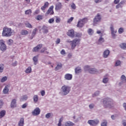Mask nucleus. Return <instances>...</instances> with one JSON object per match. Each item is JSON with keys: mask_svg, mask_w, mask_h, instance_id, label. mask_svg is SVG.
Segmentation results:
<instances>
[{"mask_svg": "<svg viewBox=\"0 0 126 126\" xmlns=\"http://www.w3.org/2000/svg\"><path fill=\"white\" fill-rule=\"evenodd\" d=\"M64 126H74V123L70 121H67L65 122Z\"/></svg>", "mask_w": 126, "mask_h": 126, "instance_id": "obj_31", "label": "nucleus"}, {"mask_svg": "<svg viewBox=\"0 0 126 126\" xmlns=\"http://www.w3.org/2000/svg\"><path fill=\"white\" fill-rule=\"evenodd\" d=\"M119 47H120L122 50H126V43H121Z\"/></svg>", "mask_w": 126, "mask_h": 126, "instance_id": "obj_33", "label": "nucleus"}, {"mask_svg": "<svg viewBox=\"0 0 126 126\" xmlns=\"http://www.w3.org/2000/svg\"><path fill=\"white\" fill-rule=\"evenodd\" d=\"M88 33L89 35H93V34L94 33V31H93V30L91 29H89L88 31Z\"/></svg>", "mask_w": 126, "mask_h": 126, "instance_id": "obj_44", "label": "nucleus"}, {"mask_svg": "<svg viewBox=\"0 0 126 126\" xmlns=\"http://www.w3.org/2000/svg\"><path fill=\"white\" fill-rule=\"evenodd\" d=\"M36 19H37V20H41V19H42V15H38Z\"/></svg>", "mask_w": 126, "mask_h": 126, "instance_id": "obj_57", "label": "nucleus"}, {"mask_svg": "<svg viewBox=\"0 0 126 126\" xmlns=\"http://www.w3.org/2000/svg\"><path fill=\"white\" fill-rule=\"evenodd\" d=\"M25 24L27 28H33V26H32V25H31L29 23H26Z\"/></svg>", "mask_w": 126, "mask_h": 126, "instance_id": "obj_45", "label": "nucleus"}, {"mask_svg": "<svg viewBox=\"0 0 126 126\" xmlns=\"http://www.w3.org/2000/svg\"><path fill=\"white\" fill-rule=\"evenodd\" d=\"M109 55H110V50H106L103 52L102 56L104 59H107V58L109 57Z\"/></svg>", "mask_w": 126, "mask_h": 126, "instance_id": "obj_16", "label": "nucleus"}, {"mask_svg": "<svg viewBox=\"0 0 126 126\" xmlns=\"http://www.w3.org/2000/svg\"><path fill=\"white\" fill-rule=\"evenodd\" d=\"M63 121V117H61L59 121L58 124V126H63L62 125V123Z\"/></svg>", "mask_w": 126, "mask_h": 126, "instance_id": "obj_38", "label": "nucleus"}, {"mask_svg": "<svg viewBox=\"0 0 126 126\" xmlns=\"http://www.w3.org/2000/svg\"><path fill=\"white\" fill-rule=\"evenodd\" d=\"M27 99H28V96L27 95L25 94V95L22 96L20 97V101H21V102H23L24 101H26L27 100Z\"/></svg>", "mask_w": 126, "mask_h": 126, "instance_id": "obj_22", "label": "nucleus"}, {"mask_svg": "<svg viewBox=\"0 0 126 126\" xmlns=\"http://www.w3.org/2000/svg\"><path fill=\"white\" fill-rule=\"evenodd\" d=\"M0 50L2 52H5L7 50V46H6L5 42L3 39L0 40Z\"/></svg>", "mask_w": 126, "mask_h": 126, "instance_id": "obj_6", "label": "nucleus"}, {"mask_svg": "<svg viewBox=\"0 0 126 126\" xmlns=\"http://www.w3.org/2000/svg\"><path fill=\"white\" fill-rule=\"evenodd\" d=\"M73 122H74V123H77V122H79V121H80V120L82 119V116H80L77 118H76V117L75 116H73Z\"/></svg>", "mask_w": 126, "mask_h": 126, "instance_id": "obj_24", "label": "nucleus"}, {"mask_svg": "<svg viewBox=\"0 0 126 126\" xmlns=\"http://www.w3.org/2000/svg\"><path fill=\"white\" fill-rule=\"evenodd\" d=\"M10 88V85H7L4 88L2 92L4 94H8L9 91V88Z\"/></svg>", "mask_w": 126, "mask_h": 126, "instance_id": "obj_13", "label": "nucleus"}, {"mask_svg": "<svg viewBox=\"0 0 126 126\" xmlns=\"http://www.w3.org/2000/svg\"><path fill=\"white\" fill-rule=\"evenodd\" d=\"M2 105H3V100L1 99L0 100V109L1 108V106H2Z\"/></svg>", "mask_w": 126, "mask_h": 126, "instance_id": "obj_62", "label": "nucleus"}, {"mask_svg": "<svg viewBox=\"0 0 126 126\" xmlns=\"http://www.w3.org/2000/svg\"><path fill=\"white\" fill-rule=\"evenodd\" d=\"M7 44L8 46H11L13 44V40L10 39L7 41Z\"/></svg>", "mask_w": 126, "mask_h": 126, "instance_id": "obj_40", "label": "nucleus"}, {"mask_svg": "<svg viewBox=\"0 0 126 126\" xmlns=\"http://www.w3.org/2000/svg\"><path fill=\"white\" fill-rule=\"evenodd\" d=\"M42 30L43 33H47L48 32H49V31L48 30V27L46 26H43L42 28Z\"/></svg>", "mask_w": 126, "mask_h": 126, "instance_id": "obj_27", "label": "nucleus"}, {"mask_svg": "<svg viewBox=\"0 0 126 126\" xmlns=\"http://www.w3.org/2000/svg\"><path fill=\"white\" fill-rule=\"evenodd\" d=\"M27 107V104L25 103L22 106V108L23 109H25V108H26Z\"/></svg>", "mask_w": 126, "mask_h": 126, "instance_id": "obj_64", "label": "nucleus"}, {"mask_svg": "<svg viewBox=\"0 0 126 126\" xmlns=\"http://www.w3.org/2000/svg\"><path fill=\"white\" fill-rule=\"evenodd\" d=\"M62 66L63 65L62 64V63H59L57 64V66L55 67V70H59V69H61Z\"/></svg>", "mask_w": 126, "mask_h": 126, "instance_id": "obj_41", "label": "nucleus"}, {"mask_svg": "<svg viewBox=\"0 0 126 126\" xmlns=\"http://www.w3.org/2000/svg\"><path fill=\"white\" fill-rule=\"evenodd\" d=\"M29 33V32H28L27 30H22L20 32L21 35H23V36H26V35H28Z\"/></svg>", "mask_w": 126, "mask_h": 126, "instance_id": "obj_25", "label": "nucleus"}, {"mask_svg": "<svg viewBox=\"0 0 126 126\" xmlns=\"http://www.w3.org/2000/svg\"><path fill=\"white\" fill-rule=\"evenodd\" d=\"M47 7H49V2L47 1L44 3V4L43 6H41V9L43 11V12H45V10Z\"/></svg>", "mask_w": 126, "mask_h": 126, "instance_id": "obj_19", "label": "nucleus"}, {"mask_svg": "<svg viewBox=\"0 0 126 126\" xmlns=\"http://www.w3.org/2000/svg\"><path fill=\"white\" fill-rule=\"evenodd\" d=\"M87 123L90 126H96L99 125V120L95 119L93 120H88Z\"/></svg>", "mask_w": 126, "mask_h": 126, "instance_id": "obj_8", "label": "nucleus"}, {"mask_svg": "<svg viewBox=\"0 0 126 126\" xmlns=\"http://www.w3.org/2000/svg\"><path fill=\"white\" fill-rule=\"evenodd\" d=\"M41 113V110L39 107H36L34 110L32 112V114L33 116H38Z\"/></svg>", "mask_w": 126, "mask_h": 126, "instance_id": "obj_11", "label": "nucleus"}, {"mask_svg": "<svg viewBox=\"0 0 126 126\" xmlns=\"http://www.w3.org/2000/svg\"><path fill=\"white\" fill-rule=\"evenodd\" d=\"M63 8V4L61 2H58L55 5V10L58 11V10H61Z\"/></svg>", "mask_w": 126, "mask_h": 126, "instance_id": "obj_12", "label": "nucleus"}, {"mask_svg": "<svg viewBox=\"0 0 126 126\" xmlns=\"http://www.w3.org/2000/svg\"><path fill=\"white\" fill-rule=\"evenodd\" d=\"M75 71L76 73H79L81 72V68L80 67H78L75 69Z\"/></svg>", "mask_w": 126, "mask_h": 126, "instance_id": "obj_43", "label": "nucleus"}, {"mask_svg": "<svg viewBox=\"0 0 126 126\" xmlns=\"http://www.w3.org/2000/svg\"><path fill=\"white\" fill-rule=\"evenodd\" d=\"M49 15H53L54 14V5L51 6L45 13L46 16L49 15Z\"/></svg>", "mask_w": 126, "mask_h": 126, "instance_id": "obj_10", "label": "nucleus"}, {"mask_svg": "<svg viewBox=\"0 0 126 126\" xmlns=\"http://www.w3.org/2000/svg\"><path fill=\"white\" fill-rule=\"evenodd\" d=\"M45 51H47V48H46V47H44L42 49H41L40 51V53H44V52H45Z\"/></svg>", "mask_w": 126, "mask_h": 126, "instance_id": "obj_61", "label": "nucleus"}, {"mask_svg": "<svg viewBox=\"0 0 126 126\" xmlns=\"http://www.w3.org/2000/svg\"><path fill=\"white\" fill-rule=\"evenodd\" d=\"M7 76H3L0 79V82H2V83H3V82H5V81H6L7 80Z\"/></svg>", "mask_w": 126, "mask_h": 126, "instance_id": "obj_36", "label": "nucleus"}, {"mask_svg": "<svg viewBox=\"0 0 126 126\" xmlns=\"http://www.w3.org/2000/svg\"><path fill=\"white\" fill-rule=\"evenodd\" d=\"M61 55H65V50H64V49H63L61 51Z\"/></svg>", "mask_w": 126, "mask_h": 126, "instance_id": "obj_60", "label": "nucleus"}, {"mask_svg": "<svg viewBox=\"0 0 126 126\" xmlns=\"http://www.w3.org/2000/svg\"><path fill=\"white\" fill-rule=\"evenodd\" d=\"M39 13H40V9H37V10H36L34 12L33 14H34V15H37V14H39Z\"/></svg>", "mask_w": 126, "mask_h": 126, "instance_id": "obj_53", "label": "nucleus"}, {"mask_svg": "<svg viewBox=\"0 0 126 126\" xmlns=\"http://www.w3.org/2000/svg\"><path fill=\"white\" fill-rule=\"evenodd\" d=\"M18 126H24V118H21L18 123Z\"/></svg>", "mask_w": 126, "mask_h": 126, "instance_id": "obj_21", "label": "nucleus"}, {"mask_svg": "<svg viewBox=\"0 0 126 126\" xmlns=\"http://www.w3.org/2000/svg\"><path fill=\"white\" fill-rule=\"evenodd\" d=\"M107 124L108 122L106 120H103L101 124V126H107Z\"/></svg>", "mask_w": 126, "mask_h": 126, "instance_id": "obj_50", "label": "nucleus"}, {"mask_svg": "<svg viewBox=\"0 0 126 126\" xmlns=\"http://www.w3.org/2000/svg\"><path fill=\"white\" fill-rule=\"evenodd\" d=\"M125 32V29L124 28H120L118 29V33L119 34H123Z\"/></svg>", "mask_w": 126, "mask_h": 126, "instance_id": "obj_39", "label": "nucleus"}, {"mask_svg": "<svg viewBox=\"0 0 126 126\" xmlns=\"http://www.w3.org/2000/svg\"><path fill=\"white\" fill-rule=\"evenodd\" d=\"M101 21V15H100L99 14H97L94 19V23H97V22H99V21Z\"/></svg>", "mask_w": 126, "mask_h": 126, "instance_id": "obj_14", "label": "nucleus"}, {"mask_svg": "<svg viewBox=\"0 0 126 126\" xmlns=\"http://www.w3.org/2000/svg\"><path fill=\"white\" fill-rule=\"evenodd\" d=\"M56 44H60V43H61V39L58 38L56 41Z\"/></svg>", "mask_w": 126, "mask_h": 126, "instance_id": "obj_63", "label": "nucleus"}, {"mask_svg": "<svg viewBox=\"0 0 126 126\" xmlns=\"http://www.w3.org/2000/svg\"><path fill=\"white\" fill-rule=\"evenodd\" d=\"M84 69L85 71H88L89 73L91 74H95V73H98V70L95 68H91L90 66L87 65L84 66Z\"/></svg>", "mask_w": 126, "mask_h": 126, "instance_id": "obj_4", "label": "nucleus"}, {"mask_svg": "<svg viewBox=\"0 0 126 126\" xmlns=\"http://www.w3.org/2000/svg\"><path fill=\"white\" fill-rule=\"evenodd\" d=\"M32 14V10L30 9L27 10L25 11V14H26V15H31Z\"/></svg>", "mask_w": 126, "mask_h": 126, "instance_id": "obj_35", "label": "nucleus"}, {"mask_svg": "<svg viewBox=\"0 0 126 126\" xmlns=\"http://www.w3.org/2000/svg\"><path fill=\"white\" fill-rule=\"evenodd\" d=\"M67 34L69 37H71V38H74V36H75V35H74V31H73V30H69Z\"/></svg>", "mask_w": 126, "mask_h": 126, "instance_id": "obj_15", "label": "nucleus"}, {"mask_svg": "<svg viewBox=\"0 0 126 126\" xmlns=\"http://www.w3.org/2000/svg\"><path fill=\"white\" fill-rule=\"evenodd\" d=\"M120 79L121 81H123V82H126V77L125 75H122Z\"/></svg>", "mask_w": 126, "mask_h": 126, "instance_id": "obj_37", "label": "nucleus"}, {"mask_svg": "<svg viewBox=\"0 0 126 126\" xmlns=\"http://www.w3.org/2000/svg\"><path fill=\"white\" fill-rule=\"evenodd\" d=\"M103 107L105 108H109V109H111L114 107V101L113 99L108 97L103 99Z\"/></svg>", "mask_w": 126, "mask_h": 126, "instance_id": "obj_2", "label": "nucleus"}, {"mask_svg": "<svg viewBox=\"0 0 126 126\" xmlns=\"http://www.w3.org/2000/svg\"><path fill=\"white\" fill-rule=\"evenodd\" d=\"M52 116H53L52 113H48L45 115V118H46V119H49V118H51Z\"/></svg>", "mask_w": 126, "mask_h": 126, "instance_id": "obj_49", "label": "nucleus"}, {"mask_svg": "<svg viewBox=\"0 0 126 126\" xmlns=\"http://www.w3.org/2000/svg\"><path fill=\"white\" fill-rule=\"evenodd\" d=\"M103 83H104V84H106L109 82V78L107 76H104L102 80Z\"/></svg>", "mask_w": 126, "mask_h": 126, "instance_id": "obj_23", "label": "nucleus"}, {"mask_svg": "<svg viewBox=\"0 0 126 126\" xmlns=\"http://www.w3.org/2000/svg\"><path fill=\"white\" fill-rule=\"evenodd\" d=\"M71 7L72 9H76V5L74 3H72L71 4Z\"/></svg>", "mask_w": 126, "mask_h": 126, "instance_id": "obj_52", "label": "nucleus"}, {"mask_svg": "<svg viewBox=\"0 0 126 126\" xmlns=\"http://www.w3.org/2000/svg\"><path fill=\"white\" fill-rule=\"evenodd\" d=\"M12 35V32H11V28L7 27H5L3 28L2 32V36L3 37H10Z\"/></svg>", "mask_w": 126, "mask_h": 126, "instance_id": "obj_3", "label": "nucleus"}, {"mask_svg": "<svg viewBox=\"0 0 126 126\" xmlns=\"http://www.w3.org/2000/svg\"><path fill=\"white\" fill-rule=\"evenodd\" d=\"M25 72L26 73H31L32 72V68H31V66H29L25 71Z\"/></svg>", "mask_w": 126, "mask_h": 126, "instance_id": "obj_32", "label": "nucleus"}, {"mask_svg": "<svg viewBox=\"0 0 126 126\" xmlns=\"http://www.w3.org/2000/svg\"><path fill=\"white\" fill-rule=\"evenodd\" d=\"M43 47V44H39L37 45L35 47H34L32 49V51L33 52H38L39 50H40Z\"/></svg>", "mask_w": 126, "mask_h": 126, "instance_id": "obj_18", "label": "nucleus"}, {"mask_svg": "<svg viewBox=\"0 0 126 126\" xmlns=\"http://www.w3.org/2000/svg\"><path fill=\"white\" fill-rule=\"evenodd\" d=\"M40 94L41 96H45V94H46V92H45V91L42 90L40 91Z\"/></svg>", "mask_w": 126, "mask_h": 126, "instance_id": "obj_56", "label": "nucleus"}, {"mask_svg": "<svg viewBox=\"0 0 126 126\" xmlns=\"http://www.w3.org/2000/svg\"><path fill=\"white\" fill-rule=\"evenodd\" d=\"M110 29L111 32V36L113 39H116V37H117L116 33L117 32V31L116 30H115V28H114V26L111 25L110 27Z\"/></svg>", "mask_w": 126, "mask_h": 126, "instance_id": "obj_9", "label": "nucleus"}, {"mask_svg": "<svg viewBox=\"0 0 126 126\" xmlns=\"http://www.w3.org/2000/svg\"><path fill=\"white\" fill-rule=\"evenodd\" d=\"M70 91H71V87L68 85H64L62 86L59 94L62 96H65L68 94H69Z\"/></svg>", "mask_w": 126, "mask_h": 126, "instance_id": "obj_1", "label": "nucleus"}, {"mask_svg": "<svg viewBox=\"0 0 126 126\" xmlns=\"http://www.w3.org/2000/svg\"><path fill=\"white\" fill-rule=\"evenodd\" d=\"M99 94H100V91H97L94 94H93V97H96V96H98Z\"/></svg>", "mask_w": 126, "mask_h": 126, "instance_id": "obj_46", "label": "nucleus"}, {"mask_svg": "<svg viewBox=\"0 0 126 126\" xmlns=\"http://www.w3.org/2000/svg\"><path fill=\"white\" fill-rule=\"evenodd\" d=\"M38 58H39V56L37 55L33 57V58H32L35 65H36V64L38 63Z\"/></svg>", "mask_w": 126, "mask_h": 126, "instance_id": "obj_28", "label": "nucleus"}, {"mask_svg": "<svg viewBox=\"0 0 126 126\" xmlns=\"http://www.w3.org/2000/svg\"><path fill=\"white\" fill-rule=\"evenodd\" d=\"M10 107L12 109L15 108L16 107V99H13L12 100V101L11 102Z\"/></svg>", "mask_w": 126, "mask_h": 126, "instance_id": "obj_20", "label": "nucleus"}, {"mask_svg": "<svg viewBox=\"0 0 126 126\" xmlns=\"http://www.w3.org/2000/svg\"><path fill=\"white\" fill-rule=\"evenodd\" d=\"M33 100L34 103H36L39 101V96H38V95L35 94L33 96Z\"/></svg>", "mask_w": 126, "mask_h": 126, "instance_id": "obj_26", "label": "nucleus"}, {"mask_svg": "<svg viewBox=\"0 0 126 126\" xmlns=\"http://www.w3.org/2000/svg\"><path fill=\"white\" fill-rule=\"evenodd\" d=\"M89 107L90 109H93V108H94V104L92 103V104H90Z\"/></svg>", "mask_w": 126, "mask_h": 126, "instance_id": "obj_59", "label": "nucleus"}, {"mask_svg": "<svg viewBox=\"0 0 126 126\" xmlns=\"http://www.w3.org/2000/svg\"><path fill=\"white\" fill-rule=\"evenodd\" d=\"M70 45L71 50H74L76 46H79V45H80V39H74L73 40H72V43H71Z\"/></svg>", "mask_w": 126, "mask_h": 126, "instance_id": "obj_5", "label": "nucleus"}, {"mask_svg": "<svg viewBox=\"0 0 126 126\" xmlns=\"http://www.w3.org/2000/svg\"><path fill=\"white\" fill-rule=\"evenodd\" d=\"M88 21V19L87 18H85L84 19L80 20L77 23V27H79V28H81L83 27L85 23H86Z\"/></svg>", "mask_w": 126, "mask_h": 126, "instance_id": "obj_7", "label": "nucleus"}, {"mask_svg": "<svg viewBox=\"0 0 126 126\" xmlns=\"http://www.w3.org/2000/svg\"><path fill=\"white\" fill-rule=\"evenodd\" d=\"M6 112L5 110H3L0 112V119H2L4 116H5Z\"/></svg>", "mask_w": 126, "mask_h": 126, "instance_id": "obj_30", "label": "nucleus"}, {"mask_svg": "<svg viewBox=\"0 0 126 126\" xmlns=\"http://www.w3.org/2000/svg\"><path fill=\"white\" fill-rule=\"evenodd\" d=\"M64 78L66 80H71L72 79V74L67 73L65 74Z\"/></svg>", "mask_w": 126, "mask_h": 126, "instance_id": "obj_17", "label": "nucleus"}, {"mask_svg": "<svg viewBox=\"0 0 126 126\" xmlns=\"http://www.w3.org/2000/svg\"><path fill=\"white\" fill-rule=\"evenodd\" d=\"M82 36V33L81 32H78L75 34V37L77 38H80Z\"/></svg>", "mask_w": 126, "mask_h": 126, "instance_id": "obj_51", "label": "nucleus"}, {"mask_svg": "<svg viewBox=\"0 0 126 126\" xmlns=\"http://www.w3.org/2000/svg\"><path fill=\"white\" fill-rule=\"evenodd\" d=\"M4 68V65L3 64H0V73L3 71V69Z\"/></svg>", "mask_w": 126, "mask_h": 126, "instance_id": "obj_48", "label": "nucleus"}, {"mask_svg": "<svg viewBox=\"0 0 126 126\" xmlns=\"http://www.w3.org/2000/svg\"><path fill=\"white\" fill-rule=\"evenodd\" d=\"M122 64V62L120 60H117L115 62V66H120Z\"/></svg>", "mask_w": 126, "mask_h": 126, "instance_id": "obj_42", "label": "nucleus"}, {"mask_svg": "<svg viewBox=\"0 0 126 126\" xmlns=\"http://www.w3.org/2000/svg\"><path fill=\"white\" fill-rule=\"evenodd\" d=\"M55 21L56 23H60L61 22V18L56 17Z\"/></svg>", "mask_w": 126, "mask_h": 126, "instance_id": "obj_55", "label": "nucleus"}, {"mask_svg": "<svg viewBox=\"0 0 126 126\" xmlns=\"http://www.w3.org/2000/svg\"><path fill=\"white\" fill-rule=\"evenodd\" d=\"M36 32H37V29L35 28L33 30L30 39H32L33 38H34V37H35V35H36Z\"/></svg>", "mask_w": 126, "mask_h": 126, "instance_id": "obj_29", "label": "nucleus"}, {"mask_svg": "<svg viewBox=\"0 0 126 126\" xmlns=\"http://www.w3.org/2000/svg\"><path fill=\"white\" fill-rule=\"evenodd\" d=\"M55 22V18H52L48 20V23L50 24H52Z\"/></svg>", "mask_w": 126, "mask_h": 126, "instance_id": "obj_47", "label": "nucleus"}, {"mask_svg": "<svg viewBox=\"0 0 126 126\" xmlns=\"http://www.w3.org/2000/svg\"><path fill=\"white\" fill-rule=\"evenodd\" d=\"M116 7L117 9L120 8H121V7H123V5H122L121 4V3H119L118 5H116Z\"/></svg>", "mask_w": 126, "mask_h": 126, "instance_id": "obj_58", "label": "nucleus"}, {"mask_svg": "<svg viewBox=\"0 0 126 126\" xmlns=\"http://www.w3.org/2000/svg\"><path fill=\"white\" fill-rule=\"evenodd\" d=\"M104 40V38L102 37V36H100L98 41H97V44L98 45H100L101 44H102V43H103Z\"/></svg>", "mask_w": 126, "mask_h": 126, "instance_id": "obj_34", "label": "nucleus"}, {"mask_svg": "<svg viewBox=\"0 0 126 126\" xmlns=\"http://www.w3.org/2000/svg\"><path fill=\"white\" fill-rule=\"evenodd\" d=\"M73 19H74V18H73V17H71L70 18L68 19V21L67 22V23H71V22H72V21L73 20Z\"/></svg>", "mask_w": 126, "mask_h": 126, "instance_id": "obj_54", "label": "nucleus"}]
</instances>
